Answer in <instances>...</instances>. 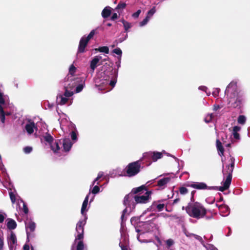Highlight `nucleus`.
<instances>
[{
  "instance_id": "obj_1",
  "label": "nucleus",
  "mask_w": 250,
  "mask_h": 250,
  "mask_svg": "<svg viewBox=\"0 0 250 250\" xmlns=\"http://www.w3.org/2000/svg\"><path fill=\"white\" fill-rule=\"evenodd\" d=\"M228 158L229 159V164L224 167V160L223 158H222V162L223 163L222 172L224 177L226 176L225 181L222 182L223 186L211 187L208 188L207 185L205 183L203 182H194L189 185V186L197 189H204L208 188L209 189H216L220 191H224L229 188L231 182L232 173L234 167L235 159L231 156H229Z\"/></svg>"
},
{
  "instance_id": "obj_2",
  "label": "nucleus",
  "mask_w": 250,
  "mask_h": 250,
  "mask_svg": "<svg viewBox=\"0 0 250 250\" xmlns=\"http://www.w3.org/2000/svg\"><path fill=\"white\" fill-rule=\"evenodd\" d=\"M152 193L151 191H146L144 195L133 196L132 194H128L124 198V204L126 207L125 208L123 211L121 216L122 222L124 220V217L125 213L131 212L135 208V201L136 204H146L149 202L150 196ZM123 225L122 222L121 225Z\"/></svg>"
},
{
  "instance_id": "obj_3",
  "label": "nucleus",
  "mask_w": 250,
  "mask_h": 250,
  "mask_svg": "<svg viewBox=\"0 0 250 250\" xmlns=\"http://www.w3.org/2000/svg\"><path fill=\"white\" fill-rule=\"evenodd\" d=\"M76 69V67L73 64L70 66L69 73L64 79V87L65 91L63 94H60L57 96L56 102L58 104L63 105L65 104L67 102L68 98L73 95V92L69 89L72 90L75 87V80L71 79V83L68 82L69 79L72 77L73 74L75 73Z\"/></svg>"
},
{
  "instance_id": "obj_4",
  "label": "nucleus",
  "mask_w": 250,
  "mask_h": 250,
  "mask_svg": "<svg viewBox=\"0 0 250 250\" xmlns=\"http://www.w3.org/2000/svg\"><path fill=\"white\" fill-rule=\"evenodd\" d=\"M225 93L228 98V104L230 107L233 108L240 107L243 101V95L237 89L236 81H232L229 84Z\"/></svg>"
},
{
  "instance_id": "obj_5",
  "label": "nucleus",
  "mask_w": 250,
  "mask_h": 250,
  "mask_svg": "<svg viewBox=\"0 0 250 250\" xmlns=\"http://www.w3.org/2000/svg\"><path fill=\"white\" fill-rule=\"evenodd\" d=\"M44 140L50 146L51 149L55 153H60L61 151H69L73 145L69 139H64L62 142L60 140H55L54 142L53 137L48 133L43 136Z\"/></svg>"
},
{
  "instance_id": "obj_6",
  "label": "nucleus",
  "mask_w": 250,
  "mask_h": 250,
  "mask_svg": "<svg viewBox=\"0 0 250 250\" xmlns=\"http://www.w3.org/2000/svg\"><path fill=\"white\" fill-rule=\"evenodd\" d=\"M182 209H185L189 216L197 219L204 218L207 213L206 208L198 202L189 203L186 208L183 207Z\"/></svg>"
},
{
  "instance_id": "obj_7",
  "label": "nucleus",
  "mask_w": 250,
  "mask_h": 250,
  "mask_svg": "<svg viewBox=\"0 0 250 250\" xmlns=\"http://www.w3.org/2000/svg\"><path fill=\"white\" fill-rule=\"evenodd\" d=\"M86 224V219L84 220H80L76 224V231L77 234L75 236V239L71 248L74 246V250H83L84 244L83 242V227Z\"/></svg>"
},
{
  "instance_id": "obj_8",
  "label": "nucleus",
  "mask_w": 250,
  "mask_h": 250,
  "mask_svg": "<svg viewBox=\"0 0 250 250\" xmlns=\"http://www.w3.org/2000/svg\"><path fill=\"white\" fill-rule=\"evenodd\" d=\"M14 107L9 104V97L0 91V112L1 122L4 123L5 115L11 114V111H14Z\"/></svg>"
},
{
  "instance_id": "obj_9",
  "label": "nucleus",
  "mask_w": 250,
  "mask_h": 250,
  "mask_svg": "<svg viewBox=\"0 0 250 250\" xmlns=\"http://www.w3.org/2000/svg\"><path fill=\"white\" fill-rule=\"evenodd\" d=\"M98 27L93 29L87 37L83 36L81 38L79 42L78 52L83 53L84 52L85 48L89 41L92 39L95 34H97L98 33Z\"/></svg>"
},
{
  "instance_id": "obj_10",
  "label": "nucleus",
  "mask_w": 250,
  "mask_h": 250,
  "mask_svg": "<svg viewBox=\"0 0 250 250\" xmlns=\"http://www.w3.org/2000/svg\"><path fill=\"white\" fill-rule=\"evenodd\" d=\"M141 165L139 161L131 163L126 167L127 175L133 176L138 173L140 170Z\"/></svg>"
},
{
  "instance_id": "obj_11",
  "label": "nucleus",
  "mask_w": 250,
  "mask_h": 250,
  "mask_svg": "<svg viewBox=\"0 0 250 250\" xmlns=\"http://www.w3.org/2000/svg\"><path fill=\"white\" fill-rule=\"evenodd\" d=\"M114 74L115 75V79L109 81V77H107L105 80H102V82L98 84V79H96L95 83V86L98 87L99 90H102L103 89H104V85L107 84H110L113 87L116 83V78L117 77V72L115 71L114 72Z\"/></svg>"
},
{
  "instance_id": "obj_12",
  "label": "nucleus",
  "mask_w": 250,
  "mask_h": 250,
  "mask_svg": "<svg viewBox=\"0 0 250 250\" xmlns=\"http://www.w3.org/2000/svg\"><path fill=\"white\" fill-rule=\"evenodd\" d=\"M25 226L27 235V240L29 241V238L34 236L33 232L36 228V223L31 220L27 219L25 221Z\"/></svg>"
},
{
  "instance_id": "obj_13",
  "label": "nucleus",
  "mask_w": 250,
  "mask_h": 250,
  "mask_svg": "<svg viewBox=\"0 0 250 250\" xmlns=\"http://www.w3.org/2000/svg\"><path fill=\"white\" fill-rule=\"evenodd\" d=\"M90 195V192H89L88 194L85 197L81 208V212L82 215L83 216V218L81 219L80 220H84L85 218L86 220L87 219V217L86 216V212L87 211L88 208H87L88 206V202L89 199V196Z\"/></svg>"
},
{
  "instance_id": "obj_14",
  "label": "nucleus",
  "mask_w": 250,
  "mask_h": 250,
  "mask_svg": "<svg viewBox=\"0 0 250 250\" xmlns=\"http://www.w3.org/2000/svg\"><path fill=\"white\" fill-rule=\"evenodd\" d=\"M144 158H151L153 162L157 161L162 157V153L159 152H149L144 154Z\"/></svg>"
},
{
  "instance_id": "obj_15",
  "label": "nucleus",
  "mask_w": 250,
  "mask_h": 250,
  "mask_svg": "<svg viewBox=\"0 0 250 250\" xmlns=\"http://www.w3.org/2000/svg\"><path fill=\"white\" fill-rule=\"evenodd\" d=\"M74 73L73 74V77H71L69 79L68 83H71V80H70L71 79H73V80H75V82H76L75 86H76L75 92H76V93H79L82 91L83 89V87L84 86V85H85L84 81L83 80H81V83L80 84H79L78 85H77V83L80 82V79H79L78 78H75L74 76Z\"/></svg>"
},
{
  "instance_id": "obj_16",
  "label": "nucleus",
  "mask_w": 250,
  "mask_h": 250,
  "mask_svg": "<svg viewBox=\"0 0 250 250\" xmlns=\"http://www.w3.org/2000/svg\"><path fill=\"white\" fill-rule=\"evenodd\" d=\"M102 57L100 55L95 56L90 62V68L93 73L95 68L100 64L99 62Z\"/></svg>"
},
{
  "instance_id": "obj_17",
  "label": "nucleus",
  "mask_w": 250,
  "mask_h": 250,
  "mask_svg": "<svg viewBox=\"0 0 250 250\" xmlns=\"http://www.w3.org/2000/svg\"><path fill=\"white\" fill-rule=\"evenodd\" d=\"M7 242L10 250H12L17 244L16 236L13 232H11L9 236L7 238Z\"/></svg>"
},
{
  "instance_id": "obj_18",
  "label": "nucleus",
  "mask_w": 250,
  "mask_h": 250,
  "mask_svg": "<svg viewBox=\"0 0 250 250\" xmlns=\"http://www.w3.org/2000/svg\"><path fill=\"white\" fill-rule=\"evenodd\" d=\"M216 207H217L219 209L220 213L223 216H227L229 213V209L228 206L225 205H219L216 204Z\"/></svg>"
},
{
  "instance_id": "obj_19",
  "label": "nucleus",
  "mask_w": 250,
  "mask_h": 250,
  "mask_svg": "<svg viewBox=\"0 0 250 250\" xmlns=\"http://www.w3.org/2000/svg\"><path fill=\"white\" fill-rule=\"evenodd\" d=\"M25 128L28 134H31L37 129V127L33 122L29 121L26 124Z\"/></svg>"
},
{
  "instance_id": "obj_20",
  "label": "nucleus",
  "mask_w": 250,
  "mask_h": 250,
  "mask_svg": "<svg viewBox=\"0 0 250 250\" xmlns=\"http://www.w3.org/2000/svg\"><path fill=\"white\" fill-rule=\"evenodd\" d=\"M17 227L16 222L12 219H8L7 220V227L9 229H14Z\"/></svg>"
},
{
  "instance_id": "obj_21",
  "label": "nucleus",
  "mask_w": 250,
  "mask_h": 250,
  "mask_svg": "<svg viewBox=\"0 0 250 250\" xmlns=\"http://www.w3.org/2000/svg\"><path fill=\"white\" fill-rule=\"evenodd\" d=\"M170 179L168 177L163 178L158 181L157 186L162 188L166 186L170 181Z\"/></svg>"
},
{
  "instance_id": "obj_22",
  "label": "nucleus",
  "mask_w": 250,
  "mask_h": 250,
  "mask_svg": "<svg viewBox=\"0 0 250 250\" xmlns=\"http://www.w3.org/2000/svg\"><path fill=\"white\" fill-rule=\"evenodd\" d=\"M164 208V204H160L155 202L152 205V208L153 209H156L158 211H162Z\"/></svg>"
},
{
  "instance_id": "obj_23",
  "label": "nucleus",
  "mask_w": 250,
  "mask_h": 250,
  "mask_svg": "<svg viewBox=\"0 0 250 250\" xmlns=\"http://www.w3.org/2000/svg\"><path fill=\"white\" fill-rule=\"evenodd\" d=\"M216 147L218 151V154L220 156H223L224 154V148L222 145L221 142L218 140H216Z\"/></svg>"
},
{
  "instance_id": "obj_24",
  "label": "nucleus",
  "mask_w": 250,
  "mask_h": 250,
  "mask_svg": "<svg viewBox=\"0 0 250 250\" xmlns=\"http://www.w3.org/2000/svg\"><path fill=\"white\" fill-rule=\"evenodd\" d=\"M241 128L239 126H235L233 127L232 134L234 138L235 139H239L240 138L239 134L238 132L240 131Z\"/></svg>"
},
{
  "instance_id": "obj_25",
  "label": "nucleus",
  "mask_w": 250,
  "mask_h": 250,
  "mask_svg": "<svg viewBox=\"0 0 250 250\" xmlns=\"http://www.w3.org/2000/svg\"><path fill=\"white\" fill-rule=\"evenodd\" d=\"M111 14V8L109 6L105 7L102 12V16L104 18H107Z\"/></svg>"
},
{
  "instance_id": "obj_26",
  "label": "nucleus",
  "mask_w": 250,
  "mask_h": 250,
  "mask_svg": "<svg viewBox=\"0 0 250 250\" xmlns=\"http://www.w3.org/2000/svg\"><path fill=\"white\" fill-rule=\"evenodd\" d=\"M78 132L76 128L75 127L70 133V136L72 141L75 142L77 141Z\"/></svg>"
},
{
  "instance_id": "obj_27",
  "label": "nucleus",
  "mask_w": 250,
  "mask_h": 250,
  "mask_svg": "<svg viewBox=\"0 0 250 250\" xmlns=\"http://www.w3.org/2000/svg\"><path fill=\"white\" fill-rule=\"evenodd\" d=\"M146 185H142L139 187H138L136 188H134L132 190V192L134 194H136V193L142 191L143 190H146Z\"/></svg>"
},
{
  "instance_id": "obj_28",
  "label": "nucleus",
  "mask_w": 250,
  "mask_h": 250,
  "mask_svg": "<svg viewBox=\"0 0 250 250\" xmlns=\"http://www.w3.org/2000/svg\"><path fill=\"white\" fill-rule=\"evenodd\" d=\"M95 50L100 52H103L105 54H108L109 53V48L107 46L99 47V48L95 49Z\"/></svg>"
},
{
  "instance_id": "obj_29",
  "label": "nucleus",
  "mask_w": 250,
  "mask_h": 250,
  "mask_svg": "<svg viewBox=\"0 0 250 250\" xmlns=\"http://www.w3.org/2000/svg\"><path fill=\"white\" fill-rule=\"evenodd\" d=\"M237 121L239 124L244 125L246 123V118L244 115H240L238 117Z\"/></svg>"
},
{
  "instance_id": "obj_30",
  "label": "nucleus",
  "mask_w": 250,
  "mask_h": 250,
  "mask_svg": "<svg viewBox=\"0 0 250 250\" xmlns=\"http://www.w3.org/2000/svg\"><path fill=\"white\" fill-rule=\"evenodd\" d=\"M155 12V7H153L150 10L148 11L146 17H147L148 19L150 20Z\"/></svg>"
},
{
  "instance_id": "obj_31",
  "label": "nucleus",
  "mask_w": 250,
  "mask_h": 250,
  "mask_svg": "<svg viewBox=\"0 0 250 250\" xmlns=\"http://www.w3.org/2000/svg\"><path fill=\"white\" fill-rule=\"evenodd\" d=\"M122 23L124 25L125 30L126 31H127L128 30V29H129L130 28H131V25L130 23H129L127 21H126L124 20L122 21Z\"/></svg>"
},
{
  "instance_id": "obj_32",
  "label": "nucleus",
  "mask_w": 250,
  "mask_h": 250,
  "mask_svg": "<svg viewBox=\"0 0 250 250\" xmlns=\"http://www.w3.org/2000/svg\"><path fill=\"white\" fill-rule=\"evenodd\" d=\"M103 175H104V172H102V171L99 172L98 174V176H97V178L93 181L91 185L90 186V187L91 186H93L95 184L96 182L97 181L101 178H102L103 176Z\"/></svg>"
},
{
  "instance_id": "obj_33",
  "label": "nucleus",
  "mask_w": 250,
  "mask_h": 250,
  "mask_svg": "<svg viewBox=\"0 0 250 250\" xmlns=\"http://www.w3.org/2000/svg\"><path fill=\"white\" fill-rule=\"evenodd\" d=\"M213 117V114H208L206 117L205 118V122L206 123H209L212 120V119Z\"/></svg>"
},
{
  "instance_id": "obj_34",
  "label": "nucleus",
  "mask_w": 250,
  "mask_h": 250,
  "mask_svg": "<svg viewBox=\"0 0 250 250\" xmlns=\"http://www.w3.org/2000/svg\"><path fill=\"white\" fill-rule=\"evenodd\" d=\"M179 192L182 195H185L188 192V189L185 187H181L179 188Z\"/></svg>"
},
{
  "instance_id": "obj_35",
  "label": "nucleus",
  "mask_w": 250,
  "mask_h": 250,
  "mask_svg": "<svg viewBox=\"0 0 250 250\" xmlns=\"http://www.w3.org/2000/svg\"><path fill=\"white\" fill-rule=\"evenodd\" d=\"M149 21V19L146 17V18L143 20V21H142L141 22H140V23H139L140 26L143 27V26H145V25H146L147 23V22Z\"/></svg>"
},
{
  "instance_id": "obj_36",
  "label": "nucleus",
  "mask_w": 250,
  "mask_h": 250,
  "mask_svg": "<svg viewBox=\"0 0 250 250\" xmlns=\"http://www.w3.org/2000/svg\"><path fill=\"white\" fill-rule=\"evenodd\" d=\"M215 198L213 197H208L206 199V202L208 204H212L215 202Z\"/></svg>"
},
{
  "instance_id": "obj_37",
  "label": "nucleus",
  "mask_w": 250,
  "mask_h": 250,
  "mask_svg": "<svg viewBox=\"0 0 250 250\" xmlns=\"http://www.w3.org/2000/svg\"><path fill=\"white\" fill-rule=\"evenodd\" d=\"M113 52L115 54H117V55H118L120 56V58L121 57V55H122V51L121 50V49L119 48H115L113 50ZM120 59H121V58H120Z\"/></svg>"
},
{
  "instance_id": "obj_38",
  "label": "nucleus",
  "mask_w": 250,
  "mask_h": 250,
  "mask_svg": "<svg viewBox=\"0 0 250 250\" xmlns=\"http://www.w3.org/2000/svg\"><path fill=\"white\" fill-rule=\"evenodd\" d=\"M99 191L100 188L97 185L93 187L92 190H91V192L94 194L98 193V192H99Z\"/></svg>"
},
{
  "instance_id": "obj_39",
  "label": "nucleus",
  "mask_w": 250,
  "mask_h": 250,
  "mask_svg": "<svg viewBox=\"0 0 250 250\" xmlns=\"http://www.w3.org/2000/svg\"><path fill=\"white\" fill-rule=\"evenodd\" d=\"M4 238L3 237H0V250H4Z\"/></svg>"
},
{
  "instance_id": "obj_40",
  "label": "nucleus",
  "mask_w": 250,
  "mask_h": 250,
  "mask_svg": "<svg viewBox=\"0 0 250 250\" xmlns=\"http://www.w3.org/2000/svg\"><path fill=\"white\" fill-rule=\"evenodd\" d=\"M21 202L22 203V206H23V208H22V210H23V212L25 214H27L28 212V208L26 206V204H25V203H24L22 201H21Z\"/></svg>"
},
{
  "instance_id": "obj_41",
  "label": "nucleus",
  "mask_w": 250,
  "mask_h": 250,
  "mask_svg": "<svg viewBox=\"0 0 250 250\" xmlns=\"http://www.w3.org/2000/svg\"><path fill=\"white\" fill-rule=\"evenodd\" d=\"M199 89L200 90H202V91H205V92L206 93V94H207V95L208 96H209V95H210V93L209 92H208L207 91V89H208V88H207V87L206 86H199Z\"/></svg>"
},
{
  "instance_id": "obj_42",
  "label": "nucleus",
  "mask_w": 250,
  "mask_h": 250,
  "mask_svg": "<svg viewBox=\"0 0 250 250\" xmlns=\"http://www.w3.org/2000/svg\"><path fill=\"white\" fill-rule=\"evenodd\" d=\"M220 90V89L218 88H214L212 92V95L215 97L217 96L219 93Z\"/></svg>"
},
{
  "instance_id": "obj_43",
  "label": "nucleus",
  "mask_w": 250,
  "mask_h": 250,
  "mask_svg": "<svg viewBox=\"0 0 250 250\" xmlns=\"http://www.w3.org/2000/svg\"><path fill=\"white\" fill-rule=\"evenodd\" d=\"M193 237L195 239L198 240L200 242H201V243H204L203 238L200 236L194 234Z\"/></svg>"
},
{
  "instance_id": "obj_44",
  "label": "nucleus",
  "mask_w": 250,
  "mask_h": 250,
  "mask_svg": "<svg viewBox=\"0 0 250 250\" xmlns=\"http://www.w3.org/2000/svg\"><path fill=\"white\" fill-rule=\"evenodd\" d=\"M0 169L2 171V173L4 174L5 177H6V176H8V175H7V174L6 173V169L2 163L0 164Z\"/></svg>"
},
{
  "instance_id": "obj_45",
  "label": "nucleus",
  "mask_w": 250,
  "mask_h": 250,
  "mask_svg": "<svg viewBox=\"0 0 250 250\" xmlns=\"http://www.w3.org/2000/svg\"><path fill=\"white\" fill-rule=\"evenodd\" d=\"M141 12V10H138L136 12H135L134 13H133L132 15V17H133L135 19L138 18L139 17Z\"/></svg>"
},
{
  "instance_id": "obj_46",
  "label": "nucleus",
  "mask_w": 250,
  "mask_h": 250,
  "mask_svg": "<svg viewBox=\"0 0 250 250\" xmlns=\"http://www.w3.org/2000/svg\"><path fill=\"white\" fill-rule=\"evenodd\" d=\"M24 152L25 153H30L32 150V148L30 146H26L23 149Z\"/></svg>"
},
{
  "instance_id": "obj_47",
  "label": "nucleus",
  "mask_w": 250,
  "mask_h": 250,
  "mask_svg": "<svg viewBox=\"0 0 250 250\" xmlns=\"http://www.w3.org/2000/svg\"><path fill=\"white\" fill-rule=\"evenodd\" d=\"M9 195L11 202H12V203H14L16 201V197L14 194H13L12 192H10Z\"/></svg>"
},
{
  "instance_id": "obj_48",
  "label": "nucleus",
  "mask_w": 250,
  "mask_h": 250,
  "mask_svg": "<svg viewBox=\"0 0 250 250\" xmlns=\"http://www.w3.org/2000/svg\"><path fill=\"white\" fill-rule=\"evenodd\" d=\"M125 6H126V4L125 3H119L116 8L117 9H124L125 8Z\"/></svg>"
},
{
  "instance_id": "obj_49",
  "label": "nucleus",
  "mask_w": 250,
  "mask_h": 250,
  "mask_svg": "<svg viewBox=\"0 0 250 250\" xmlns=\"http://www.w3.org/2000/svg\"><path fill=\"white\" fill-rule=\"evenodd\" d=\"M174 243L172 239H168L166 241V244L168 247H170Z\"/></svg>"
},
{
  "instance_id": "obj_50",
  "label": "nucleus",
  "mask_w": 250,
  "mask_h": 250,
  "mask_svg": "<svg viewBox=\"0 0 250 250\" xmlns=\"http://www.w3.org/2000/svg\"><path fill=\"white\" fill-rule=\"evenodd\" d=\"M185 234L188 237H189L190 238H191L193 237V235L194 234L193 233H190L187 231H185Z\"/></svg>"
},
{
  "instance_id": "obj_51",
  "label": "nucleus",
  "mask_w": 250,
  "mask_h": 250,
  "mask_svg": "<svg viewBox=\"0 0 250 250\" xmlns=\"http://www.w3.org/2000/svg\"><path fill=\"white\" fill-rule=\"evenodd\" d=\"M144 227L146 229V232L149 231L150 230L149 227H150V225L149 224L146 223L144 224Z\"/></svg>"
},
{
  "instance_id": "obj_52",
  "label": "nucleus",
  "mask_w": 250,
  "mask_h": 250,
  "mask_svg": "<svg viewBox=\"0 0 250 250\" xmlns=\"http://www.w3.org/2000/svg\"><path fill=\"white\" fill-rule=\"evenodd\" d=\"M142 235V234H140L139 235H138L137 236V239L139 241H140L141 243H146V242H148L146 240H142L141 239V236Z\"/></svg>"
},
{
  "instance_id": "obj_53",
  "label": "nucleus",
  "mask_w": 250,
  "mask_h": 250,
  "mask_svg": "<svg viewBox=\"0 0 250 250\" xmlns=\"http://www.w3.org/2000/svg\"><path fill=\"white\" fill-rule=\"evenodd\" d=\"M60 126H61L62 129L63 130L65 125L64 124V122H63V120H61V121L60 122Z\"/></svg>"
},
{
  "instance_id": "obj_54",
  "label": "nucleus",
  "mask_w": 250,
  "mask_h": 250,
  "mask_svg": "<svg viewBox=\"0 0 250 250\" xmlns=\"http://www.w3.org/2000/svg\"><path fill=\"white\" fill-rule=\"evenodd\" d=\"M118 18V15L117 13H114L113 14V15H112V17H111V19L112 20H116Z\"/></svg>"
},
{
  "instance_id": "obj_55",
  "label": "nucleus",
  "mask_w": 250,
  "mask_h": 250,
  "mask_svg": "<svg viewBox=\"0 0 250 250\" xmlns=\"http://www.w3.org/2000/svg\"><path fill=\"white\" fill-rule=\"evenodd\" d=\"M23 249L24 250H30V247H29V246L28 244H25L23 246Z\"/></svg>"
},
{
  "instance_id": "obj_56",
  "label": "nucleus",
  "mask_w": 250,
  "mask_h": 250,
  "mask_svg": "<svg viewBox=\"0 0 250 250\" xmlns=\"http://www.w3.org/2000/svg\"><path fill=\"white\" fill-rule=\"evenodd\" d=\"M221 108V106H220L219 105H214L213 106V110L214 111H217L219 109H220Z\"/></svg>"
},
{
  "instance_id": "obj_57",
  "label": "nucleus",
  "mask_w": 250,
  "mask_h": 250,
  "mask_svg": "<svg viewBox=\"0 0 250 250\" xmlns=\"http://www.w3.org/2000/svg\"><path fill=\"white\" fill-rule=\"evenodd\" d=\"M154 181H155V180H152L149 181L146 183V185L147 187H148L149 185L153 184Z\"/></svg>"
},
{
  "instance_id": "obj_58",
  "label": "nucleus",
  "mask_w": 250,
  "mask_h": 250,
  "mask_svg": "<svg viewBox=\"0 0 250 250\" xmlns=\"http://www.w3.org/2000/svg\"><path fill=\"white\" fill-rule=\"evenodd\" d=\"M4 219V216L0 214V223H2Z\"/></svg>"
},
{
  "instance_id": "obj_59",
  "label": "nucleus",
  "mask_w": 250,
  "mask_h": 250,
  "mask_svg": "<svg viewBox=\"0 0 250 250\" xmlns=\"http://www.w3.org/2000/svg\"><path fill=\"white\" fill-rule=\"evenodd\" d=\"M120 247L122 249V250H129L128 248L126 246L120 245Z\"/></svg>"
},
{
  "instance_id": "obj_60",
  "label": "nucleus",
  "mask_w": 250,
  "mask_h": 250,
  "mask_svg": "<svg viewBox=\"0 0 250 250\" xmlns=\"http://www.w3.org/2000/svg\"><path fill=\"white\" fill-rule=\"evenodd\" d=\"M167 155L169 156H171V157L173 158L177 161H179V160L177 158H176L174 156H173V155H170L169 154H167Z\"/></svg>"
},
{
  "instance_id": "obj_61",
  "label": "nucleus",
  "mask_w": 250,
  "mask_h": 250,
  "mask_svg": "<svg viewBox=\"0 0 250 250\" xmlns=\"http://www.w3.org/2000/svg\"><path fill=\"white\" fill-rule=\"evenodd\" d=\"M229 233L227 235V236H229L230 234V233H231V229L230 228H229Z\"/></svg>"
},
{
  "instance_id": "obj_62",
  "label": "nucleus",
  "mask_w": 250,
  "mask_h": 250,
  "mask_svg": "<svg viewBox=\"0 0 250 250\" xmlns=\"http://www.w3.org/2000/svg\"><path fill=\"white\" fill-rule=\"evenodd\" d=\"M120 61H119L118 62H116L117 65L118 67L119 68L120 66Z\"/></svg>"
},
{
  "instance_id": "obj_63",
  "label": "nucleus",
  "mask_w": 250,
  "mask_h": 250,
  "mask_svg": "<svg viewBox=\"0 0 250 250\" xmlns=\"http://www.w3.org/2000/svg\"><path fill=\"white\" fill-rule=\"evenodd\" d=\"M179 199H175L173 201V203H177L178 201H179Z\"/></svg>"
},
{
  "instance_id": "obj_64",
  "label": "nucleus",
  "mask_w": 250,
  "mask_h": 250,
  "mask_svg": "<svg viewBox=\"0 0 250 250\" xmlns=\"http://www.w3.org/2000/svg\"><path fill=\"white\" fill-rule=\"evenodd\" d=\"M94 196H93V197H92L90 199V202H91L93 201L94 200Z\"/></svg>"
}]
</instances>
